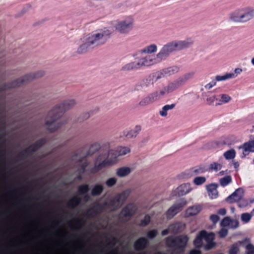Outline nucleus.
Segmentation results:
<instances>
[{
  "label": "nucleus",
  "mask_w": 254,
  "mask_h": 254,
  "mask_svg": "<svg viewBox=\"0 0 254 254\" xmlns=\"http://www.w3.org/2000/svg\"><path fill=\"white\" fill-rule=\"evenodd\" d=\"M75 103L74 100H70L56 105L46 117L45 125L47 127V129L52 132L61 127L62 124L59 120L66 111L73 107Z\"/></svg>",
  "instance_id": "1"
},
{
  "label": "nucleus",
  "mask_w": 254,
  "mask_h": 254,
  "mask_svg": "<svg viewBox=\"0 0 254 254\" xmlns=\"http://www.w3.org/2000/svg\"><path fill=\"white\" fill-rule=\"evenodd\" d=\"M111 32L106 29L96 31L88 35L86 42L80 46V52H85L87 49L93 48L104 44L109 38Z\"/></svg>",
  "instance_id": "2"
},
{
  "label": "nucleus",
  "mask_w": 254,
  "mask_h": 254,
  "mask_svg": "<svg viewBox=\"0 0 254 254\" xmlns=\"http://www.w3.org/2000/svg\"><path fill=\"white\" fill-rule=\"evenodd\" d=\"M193 43L191 39L184 41H173L164 45L157 55L158 61L165 59L172 52L189 47Z\"/></svg>",
  "instance_id": "3"
},
{
  "label": "nucleus",
  "mask_w": 254,
  "mask_h": 254,
  "mask_svg": "<svg viewBox=\"0 0 254 254\" xmlns=\"http://www.w3.org/2000/svg\"><path fill=\"white\" fill-rule=\"evenodd\" d=\"M82 154L80 151V180L82 179L81 175H94L104 168L105 162H101L100 163L96 162L93 166L91 160L88 157L82 156Z\"/></svg>",
  "instance_id": "4"
},
{
  "label": "nucleus",
  "mask_w": 254,
  "mask_h": 254,
  "mask_svg": "<svg viewBox=\"0 0 254 254\" xmlns=\"http://www.w3.org/2000/svg\"><path fill=\"white\" fill-rule=\"evenodd\" d=\"M45 73L42 70L38 71L34 73H30L25 75L20 78H18L11 82L5 84L2 87V90H5L8 89L20 87L26 83H28L33 79L42 77Z\"/></svg>",
  "instance_id": "5"
},
{
  "label": "nucleus",
  "mask_w": 254,
  "mask_h": 254,
  "mask_svg": "<svg viewBox=\"0 0 254 254\" xmlns=\"http://www.w3.org/2000/svg\"><path fill=\"white\" fill-rule=\"evenodd\" d=\"M189 241L187 235H180L174 238L168 237L166 240V243L169 248H175L181 252H184Z\"/></svg>",
  "instance_id": "6"
},
{
  "label": "nucleus",
  "mask_w": 254,
  "mask_h": 254,
  "mask_svg": "<svg viewBox=\"0 0 254 254\" xmlns=\"http://www.w3.org/2000/svg\"><path fill=\"white\" fill-rule=\"evenodd\" d=\"M47 140L46 138H42L36 141L29 147L25 149L22 152H20L17 155V158L22 159L25 157V155L27 156L32 155L33 152L36 151L38 149L45 145L47 143Z\"/></svg>",
  "instance_id": "7"
},
{
  "label": "nucleus",
  "mask_w": 254,
  "mask_h": 254,
  "mask_svg": "<svg viewBox=\"0 0 254 254\" xmlns=\"http://www.w3.org/2000/svg\"><path fill=\"white\" fill-rule=\"evenodd\" d=\"M133 23V19L130 17H127L124 20L119 22L115 27L121 33H127L132 29Z\"/></svg>",
  "instance_id": "8"
},
{
  "label": "nucleus",
  "mask_w": 254,
  "mask_h": 254,
  "mask_svg": "<svg viewBox=\"0 0 254 254\" xmlns=\"http://www.w3.org/2000/svg\"><path fill=\"white\" fill-rule=\"evenodd\" d=\"M187 203V201L185 199H182L180 202L172 205L166 212L167 219L172 218L175 215L181 212Z\"/></svg>",
  "instance_id": "9"
},
{
  "label": "nucleus",
  "mask_w": 254,
  "mask_h": 254,
  "mask_svg": "<svg viewBox=\"0 0 254 254\" xmlns=\"http://www.w3.org/2000/svg\"><path fill=\"white\" fill-rule=\"evenodd\" d=\"M136 211L137 207L134 204L128 203L122 209L120 213V217L123 219H129L135 214Z\"/></svg>",
  "instance_id": "10"
},
{
  "label": "nucleus",
  "mask_w": 254,
  "mask_h": 254,
  "mask_svg": "<svg viewBox=\"0 0 254 254\" xmlns=\"http://www.w3.org/2000/svg\"><path fill=\"white\" fill-rule=\"evenodd\" d=\"M179 70V68L177 66L170 67L165 69H164L160 71L156 72L152 74V76L155 82L158 79L163 78L167 75H170L174 74Z\"/></svg>",
  "instance_id": "11"
},
{
  "label": "nucleus",
  "mask_w": 254,
  "mask_h": 254,
  "mask_svg": "<svg viewBox=\"0 0 254 254\" xmlns=\"http://www.w3.org/2000/svg\"><path fill=\"white\" fill-rule=\"evenodd\" d=\"M101 148V146L98 143H94L91 144L89 147L87 145L84 147L80 146V151L82 152V156L85 157L91 156L94 153L98 151Z\"/></svg>",
  "instance_id": "12"
},
{
  "label": "nucleus",
  "mask_w": 254,
  "mask_h": 254,
  "mask_svg": "<svg viewBox=\"0 0 254 254\" xmlns=\"http://www.w3.org/2000/svg\"><path fill=\"white\" fill-rule=\"evenodd\" d=\"M104 209L103 204H101L99 202H96L92 207L87 210L86 215L87 218H94L96 217Z\"/></svg>",
  "instance_id": "13"
},
{
  "label": "nucleus",
  "mask_w": 254,
  "mask_h": 254,
  "mask_svg": "<svg viewBox=\"0 0 254 254\" xmlns=\"http://www.w3.org/2000/svg\"><path fill=\"white\" fill-rule=\"evenodd\" d=\"M120 155L117 149L116 150H110L108 152V158L102 161L105 162L104 168L116 164L117 162V158Z\"/></svg>",
  "instance_id": "14"
},
{
  "label": "nucleus",
  "mask_w": 254,
  "mask_h": 254,
  "mask_svg": "<svg viewBox=\"0 0 254 254\" xmlns=\"http://www.w3.org/2000/svg\"><path fill=\"white\" fill-rule=\"evenodd\" d=\"M243 189L240 188L236 189L233 193L227 197L226 200L230 203H233L236 202H238L243 198Z\"/></svg>",
  "instance_id": "15"
},
{
  "label": "nucleus",
  "mask_w": 254,
  "mask_h": 254,
  "mask_svg": "<svg viewBox=\"0 0 254 254\" xmlns=\"http://www.w3.org/2000/svg\"><path fill=\"white\" fill-rule=\"evenodd\" d=\"M148 245V241L144 237H140L135 241L133 248L137 252L144 250Z\"/></svg>",
  "instance_id": "16"
},
{
  "label": "nucleus",
  "mask_w": 254,
  "mask_h": 254,
  "mask_svg": "<svg viewBox=\"0 0 254 254\" xmlns=\"http://www.w3.org/2000/svg\"><path fill=\"white\" fill-rule=\"evenodd\" d=\"M254 17V9L250 8H242L241 22H247Z\"/></svg>",
  "instance_id": "17"
},
{
  "label": "nucleus",
  "mask_w": 254,
  "mask_h": 254,
  "mask_svg": "<svg viewBox=\"0 0 254 254\" xmlns=\"http://www.w3.org/2000/svg\"><path fill=\"white\" fill-rule=\"evenodd\" d=\"M239 148L243 149L242 158H245L249 154V152H254V140L244 143Z\"/></svg>",
  "instance_id": "18"
},
{
  "label": "nucleus",
  "mask_w": 254,
  "mask_h": 254,
  "mask_svg": "<svg viewBox=\"0 0 254 254\" xmlns=\"http://www.w3.org/2000/svg\"><path fill=\"white\" fill-rule=\"evenodd\" d=\"M79 205V186L77 188L76 194L75 197L70 199L66 203L67 208H73Z\"/></svg>",
  "instance_id": "19"
},
{
  "label": "nucleus",
  "mask_w": 254,
  "mask_h": 254,
  "mask_svg": "<svg viewBox=\"0 0 254 254\" xmlns=\"http://www.w3.org/2000/svg\"><path fill=\"white\" fill-rule=\"evenodd\" d=\"M104 208L109 207L113 210H117L121 206V203L119 201L118 199L115 196L113 199L109 202H105L103 204Z\"/></svg>",
  "instance_id": "20"
},
{
  "label": "nucleus",
  "mask_w": 254,
  "mask_h": 254,
  "mask_svg": "<svg viewBox=\"0 0 254 254\" xmlns=\"http://www.w3.org/2000/svg\"><path fill=\"white\" fill-rule=\"evenodd\" d=\"M139 68L142 66H149L156 63V62L152 59V56H147L144 58L139 60L137 62Z\"/></svg>",
  "instance_id": "21"
},
{
  "label": "nucleus",
  "mask_w": 254,
  "mask_h": 254,
  "mask_svg": "<svg viewBox=\"0 0 254 254\" xmlns=\"http://www.w3.org/2000/svg\"><path fill=\"white\" fill-rule=\"evenodd\" d=\"M207 190L209 196L211 199L217 198L218 192L217 190V186L214 184H211L207 186Z\"/></svg>",
  "instance_id": "22"
},
{
  "label": "nucleus",
  "mask_w": 254,
  "mask_h": 254,
  "mask_svg": "<svg viewBox=\"0 0 254 254\" xmlns=\"http://www.w3.org/2000/svg\"><path fill=\"white\" fill-rule=\"evenodd\" d=\"M190 190V185L189 183L182 184L177 188L179 195H184L189 193Z\"/></svg>",
  "instance_id": "23"
},
{
  "label": "nucleus",
  "mask_w": 254,
  "mask_h": 254,
  "mask_svg": "<svg viewBox=\"0 0 254 254\" xmlns=\"http://www.w3.org/2000/svg\"><path fill=\"white\" fill-rule=\"evenodd\" d=\"M201 210V207L199 205L193 206L190 207L186 210V215L188 216H194L198 214Z\"/></svg>",
  "instance_id": "24"
},
{
  "label": "nucleus",
  "mask_w": 254,
  "mask_h": 254,
  "mask_svg": "<svg viewBox=\"0 0 254 254\" xmlns=\"http://www.w3.org/2000/svg\"><path fill=\"white\" fill-rule=\"evenodd\" d=\"M104 190L103 186L101 184L95 185L91 191V195L92 196H97L100 195Z\"/></svg>",
  "instance_id": "25"
},
{
  "label": "nucleus",
  "mask_w": 254,
  "mask_h": 254,
  "mask_svg": "<svg viewBox=\"0 0 254 254\" xmlns=\"http://www.w3.org/2000/svg\"><path fill=\"white\" fill-rule=\"evenodd\" d=\"M130 191L128 190H126L123 191L121 193L115 196L116 198L118 199L119 201L122 205L126 200L127 198L128 197Z\"/></svg>",
  "instance_id": "26"
},
{
  "label": "nucleus",
  "mask_w": 254,
  "mask_h": 254,
  "mask_svg": "<svg viewBox=\"0 0 254 254\" xmlns=\"http://www.w3.org/2000/svg\"><path fill=\"white\" fill-rule=\"evenodd\" d=\"M200 235L206 242L214 241L215 239V235L212 232L207 233L206 231L202 230L200 231Z\"/></svg>",
  "instance_id": "27"
},
{
  "label": "nucleus",
  "mask_w": 254,
  "mask_h": 254,
  "mask_svg": "<svg viewBox=\"0 0 254 254\" xmlns=\"http://www.w3.org/2000/svg\"><path fill=\"white\" fill-rule=\"evenodd\" d=\"M242 14V9H237L230 14V19L236 22H241V16Z\"/></svg>",
  "instance_id": "28"
},
{
  "label": "nucleus",
  "mask_w": 254,
  "mask_h": 254,
  "mask_svg": "<svg viewBox=\"0 0 254 254\" xmlns=\"http://www.w3.org/2000/svg\"><path fill=\"white\" fill-rule=\"evenodd\" d=\"M139 68L138 64L137 62H131L125 64L123 66L121 70L122 71H130Z\"/></svg>",
  "instance_id": "29"
},
{
  "label": "nucleus",
  "mask_w": 254,
  "mask_h": 254,
  "mask_svg": "<svg viewBox=\"0 0 254 254\" xmlns=\"http://www.w3.org/2000/svg\"><path fill=\"white\" fill-rule=\"evenodd\" d=\"M131 172L130 168L123 167L119 168L117 171V175L120 177H124L129 175Z\"/></svg>",
  "instance_id": "30"
},
{
  "label": "nucleus",
  "mask_w": 254,
  "mask_h": 254,
  "mask_svg": "<svg viewBox=\"0 0 254 254\" xmlns=\"http://www.w3.org/2000/svg\"><path fill=\"white\" fill-rule=\"evenodd\" d=\"M155 82L151 74L149 75L147 77L144 79L140 83V86L142 87H147L150 85H152Z\"/></svg>",
  "instance_id": "31"
},
{
  "label": "nucleus",
  "mask_w": 254,
  "mask_h": 254,
  "mask_svg": "<svg viewBox=\"0 0 254 254\" xmlns=\"http://www.w3.org/2000/svg\"><path fill=\"white\" fill-rule=\"evenodd\" d=\"M176 106V104L171 105H166L163 107L162 110L160 111L159 114L162 117H166L167 116V111L169 110L174 109Z\"/></svg>",
  "instance_id": "32"
},
{
  "label": "nucleus",
  "mask_w": 254,
  "mask_h": 254,
  "mask_svg": "<svg viewBox=\"0 0 254 254\" xmlns=\"http://www.w3.org/2000/svg\"><path fill=\"white\" fill-rule=\"evenodd\" d=\"M181 84V83L178 80L175 81L174 82L170 83L167 87V92L169 93L174 91L178 88L180 86Z\"/></svg>",
  "instance_id": "33"
},
{
  "label": "nucleus",
  "mask_w": 254,
  "mask_h": 254,
  "mask_svg": "<svg viewBox=\"0 0 254 254\" xmlns=\"http://www.w3.org/2000/svg\"><path fill=\"white\" fill-rule=\"evenodd\" d=\"M203 238L201 237L200 232L199 233V235L196 237V238L193 241V245L197 249H199L202 247V240Z\"/></svg>",
  "instance_id": "34"
},
{
  "label": "nucleus",
  "mask_w": 254,
  "mask_h": 254,
  "mask_svg": "<svg viewBox=\"0 0 254 254\" xmlns=\"http://www.w3.org/2000/svg\"><path fill=\"white\" fill-rule=\"evenodd\" d=\"M235 77V75L233 73H227L224 75H217L215 77L216 80L218 81L225 80L229 78Z\"/></svg>",
  "instance_id": "35"
},
{
  "label": "nucleus",
  "mask_w": 254,
  "mask_h": 254,
  "mask_svg": "<svg viewBox=\"0 0 254 254\" xmlns=\"http://www.w3.org/2000/svg\"><path fill=\"white\" fill-rule=\"evenodd\" d=\"M235 156L236 152L233 149L229 150L224 153V156L227 160L233 159L235 157Z\"/></svg>",
  "instance_id": "36"
},
{
  "label": "nucleus",
  "mask_w": 254,
  "mask_h": 254,
  "mask_svg": "<svg viewBox=\"0 0 254 254\" xmlns=\"http://www.w3.org/2000/svg\"><path fill=\"white\" fill-rule=\"evenodd\" d=\"M156 50L157 46L155 44H152L141 50V52L144 53H152L155 52Z\"/></svg>",
  "instance_id": "37"
},
{
  "label": "nucleus",
  "mask_w": 254,
  "mask_h": 254,
  "mask_svg": "<svg viewBox=\"0 0 254 254\" xmlns=\"http://www.w3.org/2000/svg\"><path fill=\"white\" fill-rule=\"evenodd\" d=\"M232 182V178L230 176H226L220 180L221 186L225 187Z\"/></svg>",
  "instance_id": "38"
},
{
  "label": "nucleus",
  "mask_w": 254,
  "mask_h": 254,
  "mask_svg": "<svg viewBox=\"0 0 254 254\" xmlns=\"http://www.w3.org/2000/svg\"><path fill=\"white\" fill-rule=\"evenodd\" d=\"M206 182V178L204 177H197L193 180L195 185L199 186L203 184Z\"/></svg>",
  "instance_id": "39"
},
{
  "label": "nucleus",
  "mask_w": 254,
  "mask_h": 254,
  "mask_svg": "<svg viewBox=\"0 0 254 254\" xmlns=\"http://www.w3.org/2000/svg\"><path fill=\"white\" fill-rule=\"evenodd\" d=\"M117 150L120 156L125 155L130 152V149L127 147H120Z\"/></svg>",
  "instance_id": "40"
},
{
  "label": "nucleus",
  "mask_w": 254,
  "mask_h": 254,
  "mask_svg": "<svg viewBox=\"0 0 254 254\" xmlns=\"http://www.w3.org/2000/svg\"><path fill=\"white\" fill-rule=\"evenodd\" d=\"M151 218L149 215H146L144 218L140 221V226L142 227H145L148 225L150 222Z\"/></svg>",
  "instance_id": "41"
},
{
  "label": "nucleus",
  "mask_w": 254,
  "mask_h": 254,
  "mask_svg": "<svg viewBox=\"0 0 254 254\" xmlns=\"http://www.w3.org/2000/svg\"><path fill=\"white\" fill-rule=\"evenodd\" d=\"M191 171L193 175H197L204 173L206 170L204 167H199L197 168H192Z\"/></svg>",
  "instance_id": "42"
},
{
  "label": "nucleus",
  "mask_w": 254,
  "mask_h": 254,
  "mask_svg": "<svg viewBox=\"0 0 254 254\" xmlns=\"http://www.w3.org/2000/svg\"><path fill=\"white\" fill-rule=\"evenodd\" d=\"M158 93L157 92H155L150 94L147 97L149 100V101L151 103L154 102L158 99Z\"/></svg>",
  "instance_id": "43"
},
{
  "label": "nucleus",
  "mask_w": 254,
  "mask_h": 254,
  "mask_svg": "<svg viewBox=\"0 0 254 254\" xmlns=\"http://www.w3.org/2000/svg\"><path fill=\"white\" fill-rule=\"evenodd\" d=\"M251 218V215L247 213H243L241 215V219L245 223L249 222L250 221Z\"/></svg>",
  "instance_id": "44"
},
{
  "label": "nucleus",
  "mask_w": 254,
  "mask_h": 254,
  "mask_svg": "<svg viewBox=\"0 0 254 254\" xmlns=\"http://www.w3.org/2000/svg\"><path fill=\"white\" fill-rule=\"evenodd\" d=\"M222 168V165L218 163L214 162L210 164V169L211 170H213L215 171H218L220 170Z\"/></svg>",
  "instance_id": "45"
},
{
  "label": "nucleus",
  "mask_w": 254,
  "mask_h": 254,
  "mask_svg": "<svg viewBox=\"0 0 254 254\" xmlns=\"http://www.w3.org/2000/svg\"><path fill=\"white\" fill-rule=\"evenodd\" d=\"M117 183V179L115 178H111L108 179L106 182V185L108 187H111L114 186Z\"/></svg>",
  "instance_id": "46"
},
{
  "label": "nucleus",
  "mask_w": 254,
  "mask_h": 254,
  "mask_svg": "<svg viewBox=\"0 0 254 254\" xmlns=\"http://www.w3.org/2000/svg\"><path fill=\"white\" fill-rule=\"evenodd\" d=\"M89 190V187L88 185H80V195L87 193Z\"/></svg>",
  "instance_id": "47"
},
{
  "label": "nucleus",
  "mask_w": 254,
  "mask_h": 254,
  "mask_svg": "<svg viewBox=\"0 0 254 254\" xmlns=\"http://www.w3.org/2000/svg\"><path fill=\"white\" fill-rule=\"evenodd\" d=\"M158 232L156 230L154 229L149 231L147 234V237L150 239L154 238L157 235Z\"/></svg>",
  "instance_id": "48"
},
{
  "label": "nucleus",
  "mask_w": 254,
  "mask_h": 254,
  "mask_svg": "<svg viewBox=\"0 0 254 254\" xmlns=\"http://www.w3.org/2000/svg\"><path fill=\"white\" fill-rule=\"evenodd\" d=\"M246 254H254V246L251 244L246 246Z\"/></svg>",
  "instance_id": "49"
},
{
  "label": "nucleus",
  "mask_w": 254,
  "mask_h": 254,
  "mask_svg": "<svg viewBox=\"0 0 254 254\" xmlns=\"http://www.w3.org/2000/svg\"><path fill=\"white\" fill-rule=\"evenodd\" d=\"M231 99V97L227 94H223L221 95V101L224 103L229 102Z\"/></svg>",
  "instance_id": "50"
},
{
  "label": "nucleus",
  "mask_w": 254,
  "mask_h": 254,
  "mask_svg": "<svg viewBox=\"0 0 254 254\" xmlns=\"http://www.w3.org/2000/svg\"><path fill=\"white\" fill-rule=\"evenodd\" d=\"M150 104H151V103L147 97L142 99L139 103V105L140 106H145Z\"/></svg>",
  "instance_id": "51"
},
{
  "label": "nucleus",
  "mask_w": 254,
  "mask_h": 254,
  "mask_svg": "<svg viewBox=\"0 0 254 254\" xmlns=\"http://www.w3.org/2000/svg\"><path fill=\"white\" fill-rule=\"evenodd\" d=\"M239 248L236 245H233L229 250V254H237Z\"/></svg>",
  "instance_id": "52"
},
{
  "label": "nucleus",
  "mask_w": 254,
  "mask_h": 254,
  "mask_svg": "<svg viewBox=\"0 0 254 254\" xmlns=\"http://www.w3.org/2000/svg\"><path fill=\"white\" fill-rule=\"evenodd\" d=\"M239 207H244L248 205V202L247 200L243 199V198L238 202Z\"/></svg>",
  "instance_id": "53"
},
{
  "label": "nucleus",
  "mask_w": 254,
  "mask_h": 254,
  "mask_svg": "<svg viewBox=\"0 0 254 254\" xmlns=\"http://www.w3.org/2000/svg\"><path fill=\"white\" fill-rule=\"evenodd\" d=\"M207 244L205 246V249L206 250H209L215 246V243L214 241L206 242Z\"/></svg>",
  "instance_id": "54"
},
{
  "label": "nucleus",
  "mask_w": 254,
  "mask_h": 254,
  "mask_svg": "<svg viewBox=\"0 0 254 254\" xmlns=\"http://www.w3.org/2000/svg\"><path fill=\"white\" fill-rule=\"evenodd\" d=\"M141 127L140 126H136L134 129L131 130V133L133 132V134L131 135L132 136H136L138 133L141 130Z\"/></svg>",
  "instance_id": "55"
},
{
  "label": "nucleus",
  "mask_w": 254,
  "mask_h": 254,
  "mask_svg": "<svg viewBox=\"0 0 254 254\" xmlns=\"http://www.w3.org/2000/svg\"><path fill=\"white\" fill-rule=\"evenodd\" d=\"M231 219L229 217H225L222 221L221 224L224 226H227L230 224Z\"/></svg>",
  "instance_id": "56"
},
{
  "label": "nucleus",
  "mask_w": 254,
  "mask_h": 254,
  "mask_svg": "<svg viewBox=\"0 0 254 254\" xmlns=\"http://www.w3.org/2000/svg\"><path fill=\"white\" fill-rule=\"evenodd\" d=\"M210 219L213 223H216L219 221V217L217 215L212 214L210 216Z\"/></svg>",
  "instance_id": "57"
},
{
  "label": "nucleus",
  "mask_w": 254,
  "mask_h": 254,
  "mask_svg": "<svg viewBox=\"0 0 254 254\" xmlns=\"http://www.w3.org/2000/svg\"><path fill=\"white\" fill-rule=\"evenodd\" d=\"M216 81L215 80H213L211 82H210V83L207 84L205 86V88L206 89H211L212 87H213V86H214L215 85H216Z\"/></svg>",
  "instance_id": "58"
},
{
  "label": "nucleus",
  "mask_w": 254,
  "mask_h": 254,
  "mask_svg": "<svg viewBox=\"0 0 254 254\" xmlns=\"http://www.w3.org/2000/svg\"><path fill=\"white\" fill-rule=\"evenodd\" d=\"M91 115V114L89 112L83 113L82 115L80 116V120L81 119L83 120H87L90 117Z\"/></svg>",
  "instance_id": "59"
},
{
  "label": "nucleus",
  "mask_w": 254,
  "mask_h": 254,
  "mask_svg": "<svg viewBox=\"0 0 254 254\" xmlns=\"http://www.w3.org/2000/svg\"><path fill=\"white\" fill-rule=\"evenodd\" d=\"M189 254H201V252L199 250L193 249L190 251Z\"/></svg>",
  "instance_id": "60"
},
{
  "label": "nucleus",
  "mask_w": 254,
  "mask_h": 254,
  "mask_svg": "<svg viewBox=\"0 0 254 254\" xmlns=\"http://www.w3.org/2000/svg\"><path fill=\"white\" fill-rule=\"evenodd\" d=\"M218 214L220 215H225L226 214V210L225 208H220L218 211Z\"/></svg>",
  "instance_id": "61"
},
{
  "label": "nucleus",
  "mask_w": 254,
  "mask_h": 254,
  "mask_svg": "<svg viewBox=\"0 0 254 254\" xmlns=\"http://www.w3.org/2000/svg\"><path fill=\"white\" fill-rule=\"evenodd\" d=\"M215 96H212V97H210L209 98H207V102H209V105H211L213 103L214 100H215Z\"/></svg>",
  "instance_id": "62"
},
{
  "label": "nucleus",
  "mask_w": 254,
  "mask_h": 254,
  "mask_svg": "<svg viewBox=\"0 0 254 254\" xmlns=\"http://www.w3.org/2000/svg\"><path fill=\"white\" fill-rule=\"evenodd\" d=\"M227 231L226 230H222L220 232V236L222 237H224L227 235Z\"/></svg>",
  "instance_id": "63"
},
{
  "label": "nucleus",
  "mask_w": 254,
  "mask_h": 254,
  "mask_svg": "<svg viewBox=\"0 0 254 254\" xmlns=\"http://www.w3.org/2000/svg\"><path fill=\"white\" fill-rule=\"evenodd\" d=\"M169 233V230L168 229H165L161 232V235L162 236H166V235H168Z\"/></svg>",
  "instance_id": "64"
}]
</instances>
